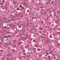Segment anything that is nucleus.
<instances>
[{
    "mask_svg": "<svg viewBox=\"0 0 60 60\" xmlns=\"http://www.w3.org/2000/svg\"><path fill=\"white\" fill-rule=\"evenodd\" d=\"M41 9H42V8H42V6H41Z\"/></svg>",
    "mask_w": 60,
    "mask_h": 60,
    "instance_id": "bb28decb",
    "label": "nucleus"
},
{
    "mask_svg": "<svg viewBox=\"0 0 60 60\" xmlns=\"http://www.w3.org/2000/svg\"><path fill=\"white\" fill-rule=\"evenodd\" d=\"M16 10H20V9H19V8L16 9Z\"/></svg>",
    "mask_w": 60,
    "mask_h": 60,
    "instance_id": "0eeeda50",
    "label": "nucleus"
},
{
    "mask_svg": "<svg viewBox=\"0 0 60 60\" xmlns=\"http://www.w3.org/2000/svg\"><path fill=\"white\" fill-rule=\"evenodd\" d=\"M60 32H58V34H60Z\"/></svg>",
    "mask_w": 60,
    "mask_h": 60,
    "instance_id": "8fccbe9b",
    "label": "nucleus"
},
{
    "mask_svg": "<svg viewBox=\"0 0 60 60\" xmlns=\"http://www.w3.org/2000/svg\"><path fill=\"white\" fill-rule=\"evenodd\" d=\"M5 45H8V44H7L6 43L5 44Z\"/></svg>",
    "mask_w": 60,
    "mask_h": 60,
    "instance_id": "473e14b6",
    "label": "nucleus"
},
{
    "mask_svg": "<svg viewBox=\"0 0 60 60\" xmlns=\"http://www.w3.org/2000/svg\"><path fill=\"white\" fill-rule=\"evenodd\" d=\"M50 58V56H48V58Z\"/></svg>",
    "mask_w": 60,
    "mask_h": 60,
    "instance_id": "58836bf2",
    "label": "nucleus"
},
{
    "mask_svg": "<svg viewBox=\"0 0 60 60\" xmlns=\"http://www.w3.org/2000/svg\"><path fill=\"white\" fill-rule=\"evenodd\" d=\"M22 6L21 5H19V7H22Z\"/></svg>",
    "mask_w": 60,
    "mask_h": 60,
    "instance_id": "ddd939ff",
    "label": "nucleus"
},
{
    "mask_svg": "<svg viewBox=\"0 0 60 60\" xmlns=\"http://www.w3.org/2000/svg\"><path fill=\"white\" fill-rule=\"evenodd\" d=\"M51 3L52 4H53V2H51Z\"/></svg>",
    "mask_w": 60,
    "mask_h": 60,
    "instance_id": "7c9ffc66",
    "label": "nucleus"
},
{
    "mask_svg": "<svg viewBox=\"0 0 60 60\" xmlns=\"http://www.w3.org/2000/svg\"><path fill=\"white\" fill-rule=\"evenodd\" d=\"M51 52H50V54H51Z\"/></svg>",
    "mask_w": 60,
    "mask_h": 60,
    "instance_id": "052dcab7",
    "label": "nucleus"
},
{
    "mask_svg": "<svg viewBox=\"0 0 60 60\" xmlns=\"http://www.w3.org/2000/svg\"><path fill=\"white\" fill-rule=\"evenodd\" d=\"M18 45H20V44H21V43L20 42H19L18 43Z\"/></svg>",
    "mask_w": 60,
    "mask_h": 60,
    "instance_id": "39448f33",
    "label": "nucleus"
},
{
    "mask_svg": "<svg viewBox=\"0 0 60 60\" xmlns=\"http://www.w3.org/2000/svg\"><path fill=\"white\" fill-rule=\"evenodd\" d=\"M31 5L32 6H33V4H31Z\"/></svg>",
    "mask_w": 60,
    "mask_h": 60,
    "instance_id": "37998d69",
    "label": "nucleus"
},
{
    "mask_svg": "<svg viewBox=\"0 0 60 60\" xmlns=\"http://www.w3.org/2000/svg\"><path fill=\"white\" fill-rule=\"evenodd\" d=\"M18 58H19V59H21V58H20V57H19Z\"/></svg>",
    "mask_w": 60,
    "mask_h": 60,
    "instance_id": "b1692460",
    "label": "nucleus"
},
{
    "mask_svg": "<svg viewBox=\"0 0 60 60\" xmlns=\"http://www.w3.org/2000/svg\"><path fill=\"white\" fill-rule=\"evenodd\" d=\"M4 2L5 3V1H3V3H4Z\"/></svg>",
    "mask_w": 60,
    "mask_h": 60,
    "instance_id": "680f3d73",
    "label": "nucleus"
},
{
    "mask_svg": "<svg viewBox=\"0 0 60 60\" xmlns=\"http://www.w3.org/2000/svg\"><path fill=\"white\" fill-rule=\"evenodd\" d=\"M29 9H30V10H31V8H29Z\"/></svg>",
    "mask_w": 60,
    "mask_h": 60,
    "instance_id": "603ef678",
    "label": "nucleus"
},
{
    "mask_svg": "<svg viewBox=\"0 0 60 60\" xmlns=\"http://www.w3.org/2000/svg\"><path fill=\"white\" fill-rule=\"evenodd\" d=\"M40 50L41 49L39 48H38L37 49V51H38V50H39V51H40Z\"/></svg>",
    "mask_w": 60,
    "mask_h": 60,
    "instance_id": "20e7f679",
    "label": "nucleus"
},
{
    "mask_svg": "<svg viewBox=\"0 0 60 60\" xmlns=\"http://www.w3.org/2000/svg\"><path fill=\"white\" fill-rule=\"evenodd\" d=\"M54 24L52 25H51V26H54Z\"/></svg>",
    "mask_w": 60,
    "mask_h": 60,
    "instance_id": "09e8293b",
    "label": "nucleus"
},
{
    "mask_svg": "<svg viewBox=\"0 0 60 60\" xmlns=\"http://www.w3.org/2000/svg\"><path fill=\"white\" fill-rule=\"evenodd\" d=\"M49 37H50V38H52V36H49Z\"/></svg>",
    "mask_w": 60,
    "mask_h": 60,
    "instance_id": "5701e85b",
    "label": "nucleus"
},
{
    "mask_svg": "<svg viewBox=\"0 0 60 60\" xmlns=\"http://www.w3.org/2000/svg\"><path fill=\"white\" fill-rule=\"evenodd\" d=\"M54 59H56V57H54Z\"/></svg>",
    "mask_w": 60,
    "mask_h": 60,
    "instance_id": "13d9d810",
    "label": "nucleus"
},
{
    "mask_svg": "<svg viewBox=\"0 0 60 60\" xmlns=\"http://www.w3.org/2000/svg\"><path fill=\"white\" fill-rule=\"evenodd\" d=\"M11 20L12 21H13L14 20H13V18H11Z\"/></svg>",
    "mask_w": 60,
    "mask_h": 60,
    "instance_id": "f8f14e48",
    "label": "nucleus"
},
{
    "mask_svg": "<svg viewBox=\"0 0 60 60\" xmlns=\"http://www.w3.org/2000/svg\"><path fill=\"white\" fill-rule=\"evenodd\" d=\"M11 20H8V21L9 22H10V21H11Z\"/></svg>",
    "mask_w": 60,
    "mask_h": 60,
    "instance_id": "a211bd4d",
    "label": "nucleus"
},
{
    "mask_svg": "<svg viewBox=\"0 0 60 60\" xmlns=\"http://www.w3.org/2000/svg\"><path fill=\"white\" fill-rule=\"evenodd\" d=\"M14 7H16V6H15V5L14 6Z\"/></svg>",
    "mask_w": 60,
    "mask_h": 60,
    "instance_id": "a18cd8bd",
    "label": "nucleus"
},
{
    "mask_svg": "<svg viewBox=\"0 0 60 60\" xmlns=\"http://www.w3.org/2000/svg\"><path fill=\"white\" fill-rule=\"evenodd\" d=\"M43 35H44V36H46V35H45V34H43Z\"/></svg>",
    "mask_w": 60,
    "mask_h": 60,
    "instance_id": "412c9836",
    "label": "nucleus"
},
{
    "mask_svg": "<svg viewBox=\"0 0 60 60\" xmlns=\"http://www.w3.org/2000/svg\"><path fill=\"white\" fill-rule=\"evenodd\" d=\"M13 4H15V1H13Z\"/></svg>",
    "mask_w": 60,
    "mask_h": 60,
    "instance_id": "9d476101",
    "label": "nucleus"
},
{
    "mask_svg": "<svg viewBox=\"0 0 60 60\" xmlns=\"http://www.w3.org/2000/svg\"><path fill=\"white\" fill-rule=\"evenodd\" d=\"M45 56H47V55H45Z\"/></svg>",
    "mask_w": 60,
    "mask_h": 60,
    "instance_id": "5fc2aeb1",
    "label": "nucleus"
},
{
    "mask_svg": "<svg viewBox=\"0 0 60 60\" xmlns=\"http://www.w3.org/2000/svg\"><path fill=\"white\" fill-rule=\"evenodd\" d=\"M1 41H2L3 42H4V39H3V38H1Z\"/></svg>",
    "mask_w": 60,
    "mask_h": 60,
    "instance_id": "f03ea898",
    "label": "nucleus"
},
{
    "mask_svg": "<svg viewBox=\"0 0 60 60\" xmlns=\"http://www.w3.org/2000/svg\"><path fill=\"white\" fill-rule=\"evenodd\" d=\"M52 52H53V50H52Z\"/></svg>",
    "mask_w": 60,
    "mask_h": 60,
    "instance_id": "e2e57ef3",
    "label": "nucleus"
},
{
    "mask_svg": "<svg viewBox=\"0 0 60 60\" xmlns=\"http://www.w3.org/2000/svg\"><path fill=\"white\" fill-rule=\"evenodd\" d=\"M57 13L58 14L59 13H60V12H58V11H57Z\"/></svg>",
    "mask_w": 60,
    "mask_h": 60,
    "instance_id": "9b49d317",
    "label": "nucleus"
},
{
    "mask_svg": "<svg viewBox=\"0 0 60 60\" xmlns=\"http://www.w3.org/2000/svg\"><path fill=\"white\" fill-rule=\"evenodd\" d=\"M16 47V45H14L13 46V47Z\"/></svg>",
    "mask_w": 60,
    "mask_h": 60,
    "instance_id": "c756f323",
    "label": "nucleus"
},
{
    "mask_svg": "<svg viewBox=\"0 0 60 60\" xmlns=\"http://www.w3.org/2000/svg\"><path fill=\"white\" fill-rule=\"evenodd\" d=\"M42 11H44V10H43V9H42Z\"/></svg>",
    "mask_w": 60,
    "mask_h": 60,
    "instance_id": "864d4df0",
    "label": "nucleus"
},
{
    "mask_svg": "<svg viewBox=\"0 0 60 60\" xmlns=\"http://www.w3.org/2000/svg\"><path fill=\"white\" fill-rule=\"evenodd\" d=\"M20 35H21V36H22L23 35V34H20Z\"/></svg>",
    "mask_w": 60,
    "mask_h": 60,
    "instance_id": "2f4dec72",
    "label": "nucleus"
},
{
    "mask_svg": "<svg viewBox=\"0 0 60 60\" xmlns=\"http://www.w3.org/2000/svg\"><path fill=\"white\" fill-rule=\"evenodd\" d=\"M25 35H26V36H27V35L25 34Z\"/></svg>",
    "mask_w": 60,
    "mask_h": 60,
    "instance_id": "bf43d9fd",
    "label": "nucleus"
},
{
    "mask_svg": "<svg viewBox=\"0 0 60 60\" xmlns=\"http://www.w3.org/2000/svg\"><path fill=\"white\" fill-rule=\"evenodd\" d=\"M4 37H5V38H6V35L4 36Z\"/></svg>",
    "mask_w": 60,
    "mask_h": 60,
    "instance_id": "aec40b11",
    "label": "nucleus"
},
{
    "mask_svg": "<svg viewBox=\"0 0 60 60\" xmlns=\"http://www.w3.org/2000/svg\"><path fill=\"white\" fill-rule=\"evenodd\" d=\"M22 9H24V7H23L22 6Z\"/></svg>",
    "mask_w": 60,
    "mask_h": 60,
    "instance_id": "f3484780",
    "label": "nucleus"
},
{
    "mask_svg": "<svg viewBox=\"0 0 60 60\" xmlns=\"http://www.w3.org/2000/svg\"><path fill=\"white\" fill-rule=\"evenodd\" d=\"M20 48H21V49H22V50L23 49L21 47Z\"/></svg>",
    "mask_w": 60,
    "mask_h": 60,
    "instance_id": "a19ab883",
    "label": "nucleus"
},
{
    "mask_svg": "<svg viewBox=\"0 0 60 60\" xmlns=\"http://www.w3.org/2000/svg\"><path fill=\"white\" fill-rule=\"evenodd\" d=\"M6 55L7 56H9V54H8V55L7 54Z\"/></svg>",
    "mask_w": 60,
    "mask_h": 60,
    "instance_id": "dca6fc26",
    "label": "nucleus"
},
{
    "mask_svg": "<svg viewBox=\"0 0 60 60\" xmlns=\"http://www.w3.org/2000/svg\"><path fill=\"white\" fill-rule=\"evenodd\" d=\"M47 55H49V53H48L47 52Z\"/></svg>",
    "mask_w": 60,
    "mask_h": 60,
    "instance_id": "f704fd0d",
    "label": "nucleus"
},
{
    "mask_svg": "<svg viewBox=\"0 0 60 60\" xmlns=\"http://www.w3.org/2000/svg\"><path fill=\"white\" fill-rule=\"evenodd\" d=\"M17 31H19V30H18L17 29Z\"/></svg>",
    "mask_w": 60,
    "mask_h": 60,
    "instance_id": "6e6d98bb",
    "label": "nucleus"
},
{
    "mask_svg": "<svg viewBox=\"0 0 60 60\" xmlns=\"http://www.w3.org/2000/svg\"><path fill=\"white\" fill-rule=\"evenodd\" d=\"M0 4H1V5H4V3H3V4H2L1 3H0Z\"/></svg>",
    "mask_w": 60,
    "mask_h": 60,
    "instance_id": "1a4fd4ad",
    "label": "nucleus"
},
{
    "mask_svg": "<svg viewBox=\"0 0 60 60\" xmlns=\"http://www.w3.org/2000/svg\"><path fill=\"white\" fill-rule=\"evenodd\" d=\"M0 51H3V50H0Z\"/></svg>",
    "mask_w": 60,
    "mask_h": 60,
    "instance_id": "49530a36",
    "label": "nucleus"
},
{
    "mask_svg": "<svg viewBox=\"0 0 60 60\" xmlns=\"http://www.w3.org/2000/svg\"><path fill=\"white\" fill-rule=\"evenodd\" d=\"M26 49H27V46H25Z\"/></svg>",
    "mask_w": 60,
    "mask_h": 60,
    "instance_id": "a878e982",
    "label": "nucleus"
},
{
    "mask_svg": "<svg viewBox=\"0 0 60 60\" xmlns=\"http://www.w3.org/2000/svg\"><path fill=\"white\" fill-rule=\"evenodd\" d=\"M7 33H8V34H9V32H8Z\"/></svg>",
    "mask_w": 60,
    "mask_h": 60,
    "instance_id": "338daca9",
    "label": "nucleus"
},
{
    "mask_svg": "<svg viewBox=\"0 0 60 60\" xmlns=\"http://www.w3.org/2000/svg\"><path fill=\"white\" fill-rule=\"evenodd\" d=\"M29 53V52H28L27 54H28Z\"/></svg>",
    "mask_w": 60,
    "mask_h": 60,
    "instance_id": "4d7b16f0",
    "label": "nucleus"
},
{
    "mask_svg": "<svg viewBox=\"0 0 60 60\" xmlns=\"http://www.w3.org/2000/svg\"><path fill=\"white\" fill-rule=\"evenodd\" d=\"M27 6H26V7H27V4H26Z\"/></svg>",
    "mask_w": 60,
    "mask_h": 60,
    "instance_id": "c03bdc74",
    "label": "nucleus"
},
{
    "mask_svg": "<svg viewBox=\"0 0 60 60\" xmlns=\"http://www.w3.org/2000/svg\"><path fill=\"white\" fill-rule=\"evenodd\" d=\"M10 17H12V15H11V14H10Z\"/></svg>",
    "mask_w": 60,
    "mask_h": 60,
    "instance_id": "c9c22d12",
    "label": "nucleus"
},
{
    "mask_svg": "<svg viewBox=\"0 0 60 60\" xmlns=\"http://www.w3.org/2000/svg\"><path fill=\"white\" fill-rule=\"evenodd\" d=\"M5 0H3V1H2V3H3V2H4V1H5Z\"/></svg>",
    "mask_w": 60,
    "mask_h": 60,
    "instance_id": "4be33fe9",
    "label": "nucleus"
},
{
    "mask_svg": "<svg viewBox=\"0 0 60 60\" xmlns=\"http://www.w3.org/2000/svg\"><path fill=\"white\" fill-rule=\"evenodd\" d=\"M36 46H37L36 45H35V46H34L35 47H36Z\"/></svg>",
    "mask_w": 60,
    "mask_h": 60,
    "instance_id": "0e129e2a",
    "label": "nucleus"
},
{
    "mask_svg": "<svg viewBox=\"0 0 60 60\" xmlns=\"http://www.w3.org/2000/svg\"><path fill=\"white\" fill-rule=\"evenodd\" d=\"M6 59L7 60H9V59H8V57H7L6 58Z\"/></svg>",
    "mask_w": 60,
    "mask_h": 60,
    "instance_id": "6e6552de",
    "label": "nucleus"
},
{
    "mask_svg": "<svg viewBox=\"0 0 60 60\" xmlns=\"http://www.w3.org/2000/svg\"><path fill=\"white\" fill-rule=\"evenodd\" d=\"M55 52V53H57V52L56 51Z\"/></svg>",
    "mask_w": 60,
    "mask_h": 60,
    "instance_id": "79ce46f5",
    "label": "nucleus"
},
{
    "mask_svg": "<svg viewBox=\"0 0 60 60\" xmlns=\"http://www.w3.org/2000/svg\"><path fill=\"white\" fill-rule=\"evenodd\" d=\"M18 26H20V27H21V26L20 25H19Z\"/></svg>",
    "mask_w": 60,
    "mask_h": 60,
    "instance_id": "6ab92c4d",
    "label": "nucleus"
},
{
    "mask_svg": "<svg viewBox=\"0 0 60 60\" xmlns=\"http://www.w3.org/2000/svg\"><path fill=\"white\" fill-rule=\"evenodd\" d=\"M55 16H56V15H55V14L54 15V17H55Z\"/></svg>",
    "mask_w": 60,
    "mask_h": 60,
    "instance_id": "ea45409f",
    "label": "nucleus"
},
{
    "mask_svg": "<svg viewBox=\"0 0 60 60\" xmlns=\"http://www.w3.org/2000/svg\"><path fill=\"white\" fill-rule=\"evenodd\" d=\"M9 36H10V35H8L7 36V37H9Z\"/></svg>",
    "mask_w": 60,
    "mask_h": 60,
    "instance_id": "cd10ccee",
    "label": "nucleus"
},
{
    "mask_svg": "<svg viewBox=\"0 0 60 60\" xmlns=\"http://www.w3.org/2000/svg\"><path fill=\"white\" fill-rule=\"evenodd\" d=\"M57 29L58 31H60V28H57Z\"/></svg>",
    "mask_w": 60,
    "mask_h": 60,
    "instance_id": "423d86ee",
    "label": "nucleus"
},
{
    "mask_svg": "<svg viewBox=\"0 0 60 60\" xmlns=\"http://www.w3.org/2000/svg\"><path fill=\"white\" fill-rule=\"evenodd\" d=\"M10 56H11V54H10Z\"/></svg>",
    "mask_w": 60,
    "mask_h": 60,
    "instance_id": "de8ad7c7",
    "label": "nucleus"
},
{
    "mask_svg": "<svg viewBox=\"0 0 60 60\" xmlns=\"http://www.w3.org/2000/svg\"><path fill=\"white\" fill-rule=\"evenodd\" d=\"M13 52H15V50H14V49H13Z\"/></svg>",
    "mask_w": 60,
    "mask_h": 60,
    "instance_id": "393cba45",
    "label": "nucleus"
},
{
    "mask_svg": "<svg viewBox=\"0 0 60 60\" xmlns=\"http://www.w3.org/2000/svg\"><path fill=\"white\" fill-rule=\"evenodd\" d=\"M24 4H25V5L26 4V3L25 2L24 3Z\"/></svg>",
    "mask_w": 60,
    "mask_h": 60,
    "instance_id": "4c0bfd02",
    "label": "nucleus"
},
{
    "mask_svg": "<svg viewBox=\"0 0 60 60\" xmlns=\"http://www.w3.org/2000/svg\"><path fill=\"white\" fill-rule=\"evenodd\" d=\"M47 42H50V41H49L48 40H47Z\"/></svg>",
    "mask_w": 60,
    "mask_h": 60,
    "instance_id": "2eb2a0df",
    "label": "nucleus"
},
{
    "mask_svg": "<svg viewBox=\"0 0 60 60\" xmlns=\"http://www.w3.org/2000/svg\"><path fill=\"white\" fill-rule=\"evenodd\" d=\"M8 22L7 21H6L5 22H4V23H8Z\"/></svg>",
    "mask_w": 60,
    "mask_h": 60,
    "instance_id": "7ed1b4c3",
    "label": "nucleus"
},
{
    "mask_svg": "<svg viewBox=\"0 0 60 60\" xmlns=\"http://www.w3.org/2000/svg\"><path fill=\"white\" fill-rule=\"evenodd\" d=\"M20 17H23V15H21L20 16Z\"/></svg>",
    "mask_w": 60,
    "mask_h": 60,
    "instance_id": "4468645a",
    "label": "nucleus"
},
{
    "mask_svg": "<svg viewBox=\"0 0 60 60\" xmlns=\"http://www.w3.org/2000/svg\"><path fill=\"white\" fill-rule=\"evenodd\" d=\"M23 55H25V56H26V54L25 53H24L23 54Z\"/></svg>",
    "mask_w": 60,
    "mask_h": 60,
    "instance_id": "72a5a7b5",
    "label": "nucleus"
},
{
    "mask_svg": "<svg viewBox=\"0 0 60 60\" xmlns=\"http://www.w3.org/2000/svg\"><path fill=\"white\" fill-rule=\"evenodd\" d=\"M22 34H24V33H22Z\"/></svg>",
    "mask_w": 60,
    "mask_h": 60,
    "instance_id": "3c124183",
    "label": "nucleus"
},
{
    "mask_svg": "<svg viewBox=\"0 0 60 60\" xmlns=\"http://www.w3.org/2000/svg\"><path fill=\"white\" fill-rule=\"evenodd\" d=\"M35 49V48H33V51H35V50H36V49Z\"/></svg>",
    "mask_w": 60,
    "mask_h": 60,
    "instance_id": "f257e3e1",
    "label": "nucleus"
},
{
    "mask_svg": "<svg viewBox=\"0 0 60 60\" xmlns=\"http://www.w3.org/2000/svg\"><path fill=\"white\" fill-rule=\"evenodd\" d=\"M41 30H42V29L41 28Z\"/></svg>",
    "mask_w": 60,
    "mask_h": 60,
    "instance_id": "774afa93",
    "label": "nucleus"
},
{
    "mask_svg": "<svg viewBox=\"0 0 60 60\" xmlns=\"http://www.w3.org/2000/svg\"><path fill=\"white\" fill-rule=\"evenodd\" d=\"M2 9H3V10H4V8H2Z\"/></svg>",
    "mask_w": 60,
    "mask_h": 60,
    "instance_id": "c85d7f7f",
    "label": "nucleus"
},
{
    "mask_svg": "<svg viewBox=\"0 0 60 60\" xmlns=\"http://www.w3.org/2000/svg\"><path fill=\"white\" fill-rule=\"evenodd\" d=\"M34 18L33 17V18H32V19H34Z\"/></svg>",
    "mask_w": 60,
    "mask_h": 60,
    "instance_id": "69168bd1",
    "label": "nucleus"
},
{
    "mask_svg": "<svg viewBox=\"0 0 60 60\" xmlns=\"http://www.w3.org/2000/svg\"><path fill=\"white\" fill-rule=\"evenodd\" d=\"M42 23H43V21H41Z\"/></svg>",
    "mask_w": 60,
    "mask_h": 60,
    "instance_id": "e433bc0d",
    "label": "nucleus"
}]
</instances>
